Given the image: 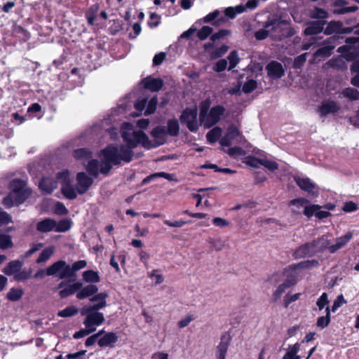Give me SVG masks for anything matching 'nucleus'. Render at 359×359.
Returning <instances> with one entry per match:
<instances>
[{
	"mask_svg": "<svg viewBox=\"0 0 359 359\" xmlns=\"http://www.w3.org/2000/svg\"><path fill=\"white\" fill-rule=\"evenodd\" d=\"M11 192L2 200V204L6 208L22 204L32 194V189L27 182L21 179L12 180L8 185Z\"/></svg>",
	"mask_w": 359,
	"mask_h": 359,
	"instance_id": "1",
	"label": "nucleus"
},
{
	"mask_svg": "<svg viewBox=\"0 0 359 359\" xmlns=\"http://www.w3.org/2000/svg\"><path fill=\"white\" fill-rule=\"evenodd\" d=\"M87 266L86 260H79L72 264H67L65 260H58L46 269V276H57L60 279L72 278L76 273Z\"/></svg>",
	"mask_w": 359,
	"mask_h": 359,
	"instance_id": "2",
	"label": "nucleus"
},
{
	"mask_svg": "<svg viewBox=\"0 0 359 359\" xmlns=\"http://www.w3.org/2000/svg\"><path fill=\"white\" fill-rule=\"evenodd\" d=\"M211 101L207 98L200 103L199 121L206 128H211L219 122L221 117L225 113V107L216 105L210 108Z\"/></svg>",
	"mask_w": 359,
	"mask_h": 359,
	"instance_id": "3",
	"label": "nucleus"
},
{
	"mask_svg": "<svg viewBox=\"0 0 359 359\" xmlns=\"http://www.w3.org/2000/svg\"><path fill=\"white\" fill-rule=\"evenodd\" d=\"M141 141L142 146L147 150L157 148L166 143V130L165 126H157L150 132L151 136L154 138L151 141L149 139L147 135L142 130H136Z\"/></svg>",
	"mask_w": 359,
	"mask_h": 359,
	"instance_id": "4",
	"label": "nucleus"
},
{
	"mask_svg": "<svg viewBox=\"0 0 359 359\" xmlns=\"http://www.w3.org/2000/svg\"><path fill=\"white\" fill-rule=\"evenodd\" d=\"M121 136L126 144H121L118 148L120 160L130 163L134 155L133 149L138 144L142 145V141L136 130L133 133L123 132Z\"/></svg>",
	"mask_w": 359,
	"mask_h": 359,
	"instance_id": "5",
	"label": "nucleus"
},
{
	"mask_svg": "<svg viewBox=\"0 0 359 359\" xmlns=\"http://www.w3.org/2000/svg\"><path fill=\"white\" fill-rule=\"evenodd\" d=\"M197 116L198 111L196 107L194 108L187 107L182 111L180 120L182 124L187 125L191 132L196 133L198 130Z\"/></svg>",
	"mask_w": 359,
	"mask_h": 359,
	"instance_id": "6",
	"label": "nucleus"
},
{
	"mask_svg": "<svg viewBox=\"0 0 359 359\" xmlns=\"http://www.w3.org/2000/svg\"><path fill=\"white\" fill-rule=\"evenodd\" d=\"M258 6V0H249L246 4H240L235 7H227L224 13L225 18L234 19L238 14L246 12L248 10H254Z\"/></svg>",
	"mask_w": 359,
	"mask_h": 359,
	"instance_id": "7",
	"label": "nucleus"
},
{
	"mask_svg": "<svg viewBox=\"0 0 359 359\" xmlns=\"http://www.w3.org/2000/svg\"><path fill=\"white\" fill-rule=\"evenodd\" d=\"M316 255H317V252L315 248V245L313 241H311L297 248L292 253V257L294 259H299L305 257H312Z\"/></svg>",
	"mask_w": 359,
	"mask_h": 359,
	"instance_id": "8",
	"label": "nucleus"
},
{
	"mask_svg": "<svg viewBox=\"0 0 359 359\" xmlns=\"http://www.w3.org/2000/svg\"><path fill=\"white\" fill-rule=\"evenodd\" d=\"M70 280L61 281L58 285L57 288L60 289L64 287L62 290H60L59 296L60 298L64 299L71 295H73L76 292L77 293L79 290L82 287V283L80 281L74 282L72 284H69Z\"/></svg>",
	"mask_w": 359,
	"mask_h": 359,
	"instance_id": "9",
	"label": "nucleus"
},
{
	"mask_svg": "<svg viewBox=\"0 0 359 359\" xmlns=\"http://www.w3.org/2000/svg\"><path fill=\"white\" fill-rule=\"evenodd\" d=\"M83 325L86 328H93L96 330V327L102 325L104 322V314L101 312H88L86 313Z\"/></svg>",
	"mask_w": 359,
	"mask_h": 359,
	"instance_id": "10",
	"label": "nucleus"
},
{
	"mask_svg": "<svg viewBox=\"0 0 359 359\" xmlns=\"http://www.w3.org/2000/svg\"><path fill=\"white\" fill-rule=\"evenodd\" d=\"M93 183V179L88 177L84 172L76 175V191L82 195L86 193Z\"/></svg>",
	"mask_w": 359,
	"mask_h": 359,
	"instance_id": "11",
	"label": "nucleus"
},
{
	"mask_svg": "<svg viewBox=\"0 0 359 359\" xmlns=\"http://www.w3.org/2000/svg\"><path fill=\"white\" fill-rule=\"evenodd\" d=\"M103 158L114 163V165L121 164L118 147L113 144L107 146L102 150Z\"/></svg>",
	"mask_w": 359,
	"mask_h": 359,
	"instance_id": "12",
	"label": "nucleus"
},
{
	"mask_svg": "<svg viewBox=\"0 0 359 359\" xmlns=\"http://www.w3.org/2000/svg\"><path fill=\"white\" fill-rule=\"evenodd\" d=\"M231 341V337L227 332L222 334L220 342L216 347V357L217 359H225L229 346Z\"/></svg>",
	"mask_w": 359,
	"mask_h": 359,
	"instance_id": "13",
	"label": "nucleus"
},
{
	"mask_svg": "<svg viewBox=\"0 0 359 359\" xmlns=\"http://www.w3.org/2000/svg\"><path fill=\"white\" fill-rule=\"evenodd\" d=\"M268 76L273 79H278L285 76V69L282 64L273 60L266 66Z\"/></svg>",
	"mask_w": 359,
	"mask_h": 359,
	"instance_id": "14",
	"label": "nucleus"
},
{
	"mask_svg": "<svg viewBox=\"0 0 359 359\" xmlns=\"http://www.w3.org/2000/svg\"><path fill=\"white\" fill-rule=\"evenodd\" d=\"M340 110V106L334 100H327L320 104L318 109V112L321 117L326 116L329 114H335Z\"/></svg>",
	"mask_w": 359,
	"mask_h": 359,
	"instance_id": "15",
	"label": "nucleus"
},
{
	"mask_svg": "<svg viewBox=\"0 0 359 359\" xmlns=\"http://www.w3.org/2000/svg\"><path fill=\"white\" fill-rule=\"evenodd\" d=\"M145 89L151 92H158L163 86V81L160 78H152L150 76L143 79L141 81Z\"/></svg>",
	"mask_w": 359,
	"mask_h": 359,
	"instance_id": "16",
	"label": "nucleus"
},
{
	"mask_svg": "<svg viewBox=\"0 0 359 359\" xmlns=\"http://www.w3.org/2000/svg\"><path fill=\"white\" fill-rule=\"evenodd\" d=\"M219 15L220 11L219 10H215L199 20L203 23H211L213 26L219 27L227 22V19H226L225 17H219Z\"/></svg>",
	"mask_w": 359,
	"mask_h": 359,
	"instance_id": "17",
	"label": "nucleus"
},
{
	"mask_svg": "<svg viewBox=\"0 0 359 359\" xmlns=\"http://www.w3.org/2000/svg\"><path fill=\"white\" fill-rule=\"evenodd\" d=\"M297 284V280L294 277L287 278L284 282L280 284L276 290L272 294L273 302H276L282 296V294L286 291L287 289L290 288Z\"/></svg>",
	"mask_w": 359,
	"mask_h": 359,
	"instance_id": "18",
	"label": "nucleus"
},
{
	"mask_svg": "<svg viewBox=\"0 0 359 359\" xmlns=\"http://www.w3.org/2000/svg\"><path fill=\"white\" fill-rule=\"evenodd\" d=\"M326 22L325 20L311 21L304 30L306 36H313L321 33L324 29V25Z\"/></svg>",
	"mask_w": 359,
	"mask_h": 359,
	"instance_id": "19",
	"label": "nucleus"
},
{
	"mask_svg": "<svg viewBox=\"0 0 359 359\" xmlns=\"http://www.w3.org/2000/svg\"><path fill=\"white\" fill-rule=\"evenodd\" d=\"M357 49L358 48H352L348 46H341L338 48L337 51L341 53L347 61L354 62L359 57V50Z\"/></svg>",
	"mask_w": 359,
	"mask_h": 359,
	"instance_id": "20",
	"label": "nucleus"
},
{
	"mask_svg": "<svg viewBox=\"0 0 359 359\" xmlns=\"http://www.w3.org/2000/svg\"><path fill=\"white\" fill-rule=\"evenodd\" d=\"M328 235H323L320 237H318L316 239L312 240L313 243L315 245V248L317 252V254L325 252L328 250L330 252V241L329 240Z\"/></svg>",
	"mask_w": 359,
	"mask_h": 359,
	"instance_id": "21",
	"label": "nucleus"
},
{
	"mask_svg": "<svg viewBox=\"0 0 359 359\" xmlns=\"http://www.w3.org/2000/svg\"><path fill=\"white\" fill-rule=\"evenodd\" d=\"M98 292V287L95 284H88L84 287L82 286L81 289L76 293V298L79 300L84 299L88 297H92Z\"/></svg>",
	"mask_w": 359,
	"mask_h": 359,
	"instance_id": "22",
	"label": "nucleus"
},
{
	"mask_svg": "<svg viewBox=\"0 0 359 359\" xmlns=\"http://www.w3.org/2000/svg\"><path fill=\"white\" fill-rule=\"evenodd\" d=\"M56 221L51 218H46L36 224V230L41 233L55 231Z\"/></svg>",
	"mask_w": 359,
	"mask_h": 359,
	"instance_id": "23",
	"label": "nucleus"
},
{
	"mask_svg": "<svg viewBox=\"0 0 359 359\" xmlns=\"http://www.w3.org/2000/svg\"><path fill=\"white\" fill-rule=\"evenodd\" d=\"M353 237V233L347 232L345 235L337 238L336 243L330 247V252L333 254L346 245Z\"/></svg>",
	"mask_w": 359,
	"mask_h": 359,
	"instance_id": "24",
	"label": "nucleus"
},
{
	"mask_svg": "<svg viewBox=\"0 0 359 359\" xmlns=\"http://www.w3.org/2000/svg\"><path fill=\"white\" fill-rule=\"evenodd\" d=\"M118 337L113 332H107L97 341L100 347H106L111 346L118 341Z\"/></svg>",
	"mask_w": 359,
	"mask_h": 359,
	"instance_id": "25",
	"label": "nucleus"
},
{
	"mask_svg": "<svg viewBox=\"0 0 359 359\" xmlns=\"http://www.w3.org/2000/svg\"><path fill=\"white\" fill-rule=\"evenodd\" d=\"M23 264L20 260H13L8 263L3 272L7 276L15 275L21 269Z\"/></svg>",
	"mask_w": 359,
	"mask_h": 359,
	"instance_id": "26",
	"label": "nucleus"
},
{
	"mask_svg": "<svg viewBox=\"0 0 359 359\" xmlns=\"http://www.w3.org/2000/svg\"><path fill=\"white\" fill-rule=\"evenodd\" d=\"M339 98H347L348 100H359V90L354 88H345L340 92Z\"/></svg>",
	"mask_w": 359,
	"mask_h": 359,
	"instance_id": "27",
	"label": "nucleus"
},
{
	"mask_svg": "<svg viewBox=\"0 0 359 359\" xmlns=\"http://www.w3.org/2000/svg\"><path fill=\"white\" fill-rule=\"evenodd\" d=\"M180 124L177 118H171L167 121V127L165 128L167 135L171 137H177L180 134Z\"/></svg>",
	"mask_w": 359,
	"mask_h": 359,
	"instance_id": "28",
	"label": "nucleus"
},
{
	"mask_svg": "<svg viewBox=\"0 0 359 359\" xmlns=\"http://www.w3.org/2000/svg\"><path fill=\"white\" fill-rule=\"evenodd\" d=\"M297 186L303 191L311 193L315 189V184L309 178L294 177Z\"/></svg>",
	"mask_w": 359,
	"mask_h": 359,
	"instance_id": "29",
	"label": "nucleus"
},
{
	"mask_svg": "<svg viewBox=\"0 0 359 359\" xmlns=\"http://www.w3.org/2000/svg\"><path fill=\"white\" fill-rule=\"evenodd\" d=\"M100 10V4L96 3L91 5L85 13V17L89 25L95 24V20Z\"/></svg>",
	"mask_w": 359,
	"mask_h": 359,
	"instance_id": "30",
	"label": "nucleus"
},
{
	"mask_svg": "<svg viewBox=\"0 0 359 359\" xmlns=\"http://www.w3.org/2000/svg\"><path fill=\"white\" fill-rule=\"evenodd\" d=\"M83 280L84 282L93 284L100 282V276L97 271L92 269L85 271L82 273Z\"/></svg>",
	"mask_w": 359,
	"mask_h": 359,
	"instance_id": "31",
	"label": "nucleus"
},
{
	"mask_svg": "<svg viewBox=\"0 0 359 359\" xmlns=\"http://www.w3.org/2000/svg\"><path fill=\"white\" fill-rule=\"evenodd\" d=\"M61 191L65 197L69 200H74L77 196L76 190L71 184L70 182H66V183L62 184Z\"/></svg>",
	"mask_w": 359,
	"mask_h": 359,
	"instance_id": "32",
	"label": "nucleus"
},
{
	"mask_svg": "<svg viewBox=\"0 0 359 359\" xmlns=\"http://www.w3.org/2000/svg\"><path fill=\"white\" fill-rule=\"evenodd\" d=\"M158 177H163L168 181H174V175L170 173H167L165 172H155L154 174L149 175V176L146 177L144 179H143L142 182V184L144 185L148 183H149L151 181L158 178Z\"/></svg>",
	"mask_w": 359,
	"mask_h": 359,
	"instance_id": "33",
	"label": "nucleus"
},
{
	"mask_svg": "<svg viewBox=\"0 0 359 359\" xmlns=\"http://www.w3.org/2000/svg\"><path fill=\"white\" fill-rule=\"evenodd\" d=\"M73 156L76 160H88L92 158L93 152L88 148H80L73 151Z\"/></svg>",
	"mask_w": 359,
	"mask_h": 359,
	"instance_id": "34",
	"label": "nucleus"
},
{
	"mask_svg": "<svg viewBox=\"0 0 359 359\" xmlns=\"http://www.w3.org/2000/svg\"><path fill=\"white\" fill-rule=\"evenodd\" d=\"M341 27V22L334 20L330 21L327 23V25L324 30V34L326 35H331L334 34V35L339 36Z\"/></svg>",
	"mask_w": 359,
	"mask_h": 359,
	"instance_id": "35",
	"label": "nucleus"
},
{
	"mask_svg": "<svg viewBox=\"0 0 359 359\" xmlns=\"http://www.w3.org/2000/svg\"><path fill=\"white\" fill-rule=\"evenodd\" d=\"M24 294V290L21 287H12L6 294V298L11 302L20 300Z\"/></svg>",
	"mask_w": 359,
	"mask_h": 359,
	"instance_id": "36",
	"label": "nucleus"
},
{
	"mask_svg": "<svg viewBox=\"0 0 359 359\" xmlns=\"http://www.w3.org/2000/svg\"><path fill=\"white\" fill-rule=\"evenodd\" d=\"M326 315L325 316H320L317 319L316 325L317 327L323 329L329 325L331 320L330 317V309L327 306L325 309Z\"/></svg>",
	"mask_w": 359,
	"mask_h": 359,
	"instance_id": "37",
	"label": "nucleus"
},
{
	"mask_svg": "<svg viewBox=\"0 0 359 359\" xmlns=\"http://www.w3.org/2000/svg\"><path fill=\"white\" fill-rule=\"evenodd\" d=\"M222 128L218 126H216L212 130H210L209 132H208L206 135L208 142H209L210 143L216 142L220 138L222 135Z\"/></svg>",
	"mask_w": 359,
	"mask_h": 359,
	"instance_id": "38",
	"label": "nucleus"
},
{
	"mask_svg": "<svg viewBox=\"0 0 359 359\" xmlns=\"http://www.w3.org/2000/svg\"><path fill=\"white\" fill-rule=\"evenodd\" d=\"M273 24V21H267L265 22L264 27V29H260L255 32V37L258 41H262L266 39L269 35V32L266 29L269 28Z\"/></svg>",
	"mask_w": 359,
	"mask_h": 359,
	"instance_id": "39",
	"label": "nucleus"
},
{
	"mask_svg": "<svg viewBox=\"0 0 359 359\" xmlns=\"http://www.w3.org/2000/svg\"><path fill=\"white\" fill-rule=\"evenodd\" d=\"M86 170L89 175H92L94 178H97L99 175L98 161L96 159L90 160L86 166Z\"/></svg>",
	"mask_w": 359,
	"mask_h": 359,
	"instance_id": "40",
	"label": "nucleus"
},
{
	"mask_svg": "<svg viewBox=\"0 0 359 359\" xmlns=\"http://www.w3.org/2000/svg\"><path fill=\"white\" fill-rule=\"evenodd\" d=\"M107 306V302L103 301L101 302H97L91 306L83 307L81 311V315H85L88 312H99L100 309L104 308Z\"/></svg>",
	"mask_w": 359,
	"mask_h": 359,
	"instance_id": "41",
	"label": "nucleus"
},
{
	"mask_svg": "<svg viewBox=\"0 0 359 359\" xmlns=\"http://www.w3.org/2000/svg\"><path fill=\"white\" fill-rule=\"evenodd\" d=\"M79 312L78 309L75 306H68L65 309L59 311L57 316L62 318H69L76 315Z\"/></svg>",
	"mask_w": 359,
	"mask_h": 359,
	"instance_id": "42",
	"label": "nucleus"
},
{
	"mask_svg": "<svg viewBox=\"0 0 359 359\" xmlns=\"http://www.w3.org/2000/svg\"><path fill=\"white\" fill-rule=\"evenodd\" d=\"M13 246L12 238L10 235L6 233H0V248L1 250H7Z\"/></svg>",
	"mask_w": 359,
	"mask_h": 359,
	"instance_id": "43",
	"label": "nucleus"
},
{
	"mask_svg": "<svg viewBox=\"0 0 359 359\" xmlns=\"http://www.w3.org/2000/svg\"><path fill=\"white\" fill-rule=\"evenodd\" d=\"M72 226V222L67 219H60L58 222H56V226L55 227V232H66Z\"/></svg>",
	"mask_w": 359,
	"mask_h": 359,
	"instance_id": "44",
	"label": "nucleus"
},
{
	"mask_svg": "<svg viewBox=\"0 0 359 359\" xmlns=\"http://www.w3.org/2000/svg\"><path fill=\"white\" fill-rule=\"evenodd\" d=\"M213 32V28L210 26H203L201 29H199L196 36L201 41L205 40L209 36H211Z\"/></svg>",
	"mask_w": 359,
	"mask_h": 359,
	"instance_id": "45",
	"label": "nucleus"
},
{
	"mask_svg": "<svg viewBox=\"0 0 359 359\" xmlns=\"http://www.w3.org/2000/svg\"><path fill=\"white\" fill-rule=\"evenodd\" d=\"M39 188L47 194H51L55 187L51 180L48 178H43L39 183Z\"/></svg>",
	"mask_w": 359,
	"mask_h": 359,
	"instance_id": "46",
	"label": "nucleus"
},
{
	"mask_svg": "<svg viewBox=\"0 0 359 359\" xmlns=\"http://www.w3.org/2000/svg\"><path fill=\"white\" fill-rule=\"evenodd\" d=\"M158 104V99L156 96L152 97L147 103V108L144 111L145 116H149L153 114L156 109V106Z\"/></svg>",
	"mask_w": 359,
	"mask_h": 359,
	"instance_id": "47",
	"label": "nucleus"
},
{
	"mask_svg": "<svg viewBox=\"0 0 359 359\" xmlns=\"http://www.w3.org/2000/svg\"><path fill=\"white\" fill-rule=\"evenodd\" d=\"M333 50V46H324L323 47H321L318 48L315 53L314 56L316 57H329L332 55Z\"/></svg>",
	"mask_w": 359,
	"mask_h": 359,
	"instance_id": "48",
	"label": "nucleus"
},
{
	"mask_svg": "<svg viewBox=\"0 0 359 359\" xmlns=\"http://www.w3.org/2000/svg\"><path fill=\"white\" fill-rule=\"evenodd\" d=\"M231 34V31L229 29H222L218 32L212 34L210 36V40L212 42L216 41L217 40L223 39L225 37L229 36Z\"/></svg>",
	"mask_w": 359,
	"mask_h": 359,
	"instance_id": "49",
	"label": "nucleus"
},
{
	"mask_svg": "<svg viewBox=\"0 0 359 359\" xmlns=\"http://www.w3.org/2000/svg\"><path fill=\"white\" fill-rule=\"evenodd\" d=\"M245 163L250 167L258 168L262 165V159L254 156H248L245 157Z\"/></svg>",
	"mask_w": 359,
	"mask_h": 359,
	"instance_id": "50",
	"label": "nucleus"
},
{
	"mask_svg": "<svg viewBox=\"0 0 359 359\" xmlns=\"http://www.w3.org/2000/svg\"><path fill=\"white\" fill-rule=\"evenodd\" d=\"M229 48V47L227 45L223 44L220 47L214 50V51L210 54V57L212 59L221 57L227 53Z\"/></svg>",
	"mask_w": 359,
	"mask_h": 359,
	"instance_id": "51",
	"label": "nucleus"
},
{
	"mask_svg": "<svg viewBox=\"0 0 359 359\" xmlns=\"http://www.w3.org/2000/svg\"><path fill=\"white\" fill-rule=\"evenodd\" d=\"M53 253V250L50 248H46L43 249L39 254L36 259V262L39 264L47 261Z\"/></svg>",
	"mask_w": 359,
	"mask_h": 359,
	"instance_id": "52",
	"label": "nucleus"
},
{
	"mask_svg": "<svg viewBox=\"0 0 359 359\" xmlns=\"http://www.w3.org/2000/svg\"><path fill=\"white\" fill-rule=\"evenodd\" d=\"M319 265V262L317 259L302 261L297 263V266L300 269H310L311 268L317 267Z\"/></svg>",
	"mask_w": 359,
	"mask_h": 359,
	"instance_id": "53",
	"label": "nucleus"
},
{
	"mask_svg": "<svg viewBox=\"0 0 359 359\" xmlns=\"http://www.w3.org/2000/svg\"><path fill=\"white\" fill-rule=\"evenodd\" d=\"M328 13L323 8L315 7L311 13V17L314 19L324 20L327 18Z\"/></svg>",
	"mask_w": 359,
	"mask_h": 359,
	"instance_id": "54",
	"label": "nucleus"
},
{
	"mask_svg": "<svg viewBox=\"0 0 359 359\" xmlns=\"http://www.w3.org/2000/svg\"><path fill=\"white\" fill-rule=\"evenodd\" d=\"M228 60L229 62V70H231L236 67L240 61L237 51H231L228 56Z\"/></svg>",
	"mask_w": 359,
	"mask_h": 359,
	"instance_id": "55",
	"label": "nucleus"
},
{
	"mask_svg": "<svg viewBox=\"0 0 359 359\" xmlns=\"http://www.w3.org/2000/svg\"><path fill=\"white\" fill-rule=\"evenodd\" d=\"M257 88V83L254 79H250L247 82H245L242 88V90L243 93L246 94H249L255 90Z\"/></svg>",
	"mask_w": 359,
	"mask_h": 359,
	"instance_id": "56",
	"label": "nucleus"
},
{
	"mask_svg": "<svg viewBox=\"0 0 359 359\" xmlns=\"http://www.w3.org/2000/svg\"><path fill=\"white\" fill-rule=\"evenodd\" d=\"M320 208H321V206L319 205H315V204L310 205L306 206L304 208L303 213L306 217H311L313 215H316V211L319 210Z\"/></svg>",
	"mask_w": 359,
	"mask_h": 359,
	"instance_id": "57",
	"label": "nucleus"
},
{
	"mask_svg": "<svg viewBox=\"0 0 359 359\" xmlns=\"http://www.w3.org/2000/svg\"><path fill=\"white\" fill-rule=\"evenodd\" d=\"M300 295L301 293H295L292 295H290L289 293H287L283 298L284 307L287 308L291 303L299 299Z\"/></svg>",
	"mask_w": 359,
	"mask_h": 359,
	"instance_id": "58",
	"label": "nucleus"
},
{
	"mask_svg": "<svg viewBox=\"0 0 359 359\" xmlns=\"http://www.w3.org/2000/svg\"><path fill=\"white\" fill-rule=\"evenodd\" d=\"M31 276V271L26 269L20 270L16 274L14 275V280L16 281H22L29 278Z\"/></svg>",
	"mask_w": 359,
	"mask_h": 359,
	"instance_id": "59",
	"label": "nucleus"
},
{
	"mask_svg": "<svg viewBox=\"0 0 359 359\" xmlns=\"http://www.w3.org/2000/svg\"><path fill=\"white\" fill-rule=\"evenodd\" d=\"M308 53H304L296 57L294 60L293 67L296 69H300L306 61Z\"/></svg>",
	"mask_w": 359,
	"mask_h": 359,
	"instance_id": "60",
	"label": "nucleus"
},
{
	"mask_svg": "<svg viewBox=\"0 0 359 359\" xmlns=\"http://www.w3.org/2000/svg\"><path fill=\"white\" fill-rule=\"evenodd\" d=\"M329 304L328 295L326 292H323L320 297L317 299L316 305L318 309L320 311L325 308L326 305Z\"/></svg>",
	"mask_w": 359,
	"mask_h": 359,
	"instance_id": "61",
	"label": "nucleus"
},
{
	"mask_svg": "<svg viewBox=\"0 0 359 359\" xmlns=\"http://www.w3.org/2000/svg\"><path fill=\"white\" fill-rule=\"evenodd\" d=\"M95 332V329H93V328H86L85 327V329H81L80 330H79L78 332H76L74 335H73V337L74 339H81V338H83L93 332Z\"/></svg>",
	"mask_w": 359,
	"mask_h": 359,
	"instance_id": "62",
	"label": "nucleus"
},
{
	"mask_svg": "<svg viewBox=\"0 0 359 359\" xmlns=\"http://www.w3.org/2000/svg\"><path fill=\"white\" fill-rule=\"evenodd\" d=\"M359 208L358 204L353 201H348L344 203L342 210L345 212H352L356 211Z\"/></svg>",
	"mask_w": 359,
	"mask_h": 359,
	"instance_id": "63",
	"label": "nucleus"
},
{
	"mask_svg": "<svg viewBox=\"0 0 359 359\" xmlns=\"http://www.w3.org/2000/svg\"><path fill=\"white\" fill-rule=\"evenodd\" d=\"M346 46L352 48H359V38L358 36H349L345 39Z\"/></svg>",
	"mask_w": 359,
	"mask_h": 359,
	"instance_id": "64",
	"label": "nucleus"
}]
</instances>
